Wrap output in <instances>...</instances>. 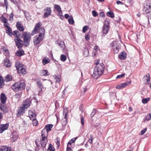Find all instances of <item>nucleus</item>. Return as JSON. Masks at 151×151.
Returning a JSON list of instances; mask_svg holds the SVG:
<instances>
[{
  "mask_svg": "<svg viewBox=\"0 0 151 151\" xmlns=\"http://www.w3.org/2000/svg\"><path fill=\"white\" fill-rule=\"evenodd\" d=\"M43 11L45 12L44 14V18H47L51 15L52 10L50 7H46Z\"/></svg>",
  "mask_w": 151,
  "mask_h": 151,
  "instance_id": "obj_9",
  "label": "nucleus"
},
{
  "mask_svg": "<svg viewBox=\"0 0 151 151\" xmlns=\"http://www.w3.org/2000/svg\"><path fill=\"white\" fill-rule=\"evenodd\" d=\"M85 118L82 116H81V122L82 125L83 126L84 124Z\"/></svg>",
  "mask_w": 151,
  "mask_h": 151,
  "instance_id": "obj_44",
  "label": "nucleus"
},
{
  "mask_svg": "<svg viewBox=\"0 0 151 151\" xmlns=\"http://www.w3.org/2000/svg\"><path fill=\"white\" fill-rule=\"evenodd\" d=\"M12 137L13 139V142L16 141L18 138V135L16 132H13L12 133Z\"/></svg>",
  "mask_w": 151,
  "mask_h": 151,
  "instance_id": "obj_23",
  "label": "nucleus"
},
{
  "mask_svg": "<svg viewBox=\"0 0 151 151\" xmlns=\"http://www.w3.org/2000/svg\"><path fill=\"white\" fill-rule=\"evenodd\" d=\"M9 124L7 123L5 124H1L0 125V133H2L4 130L7 129L9 127Z\"/></svg>",
  "mask_w": 151,
  "mask_h": 151,
  "instance_id": "obj_13",
  "label": "nucleus"
},
{
  "mask_svg": "<svg viewBox=\"0 0 151 151\" xmlns=\"http://www.w3.org/2000/svg\"><path fill=\"white\" fill-rule=\"evenodd\" d=\"M12 3L15 4H17L19 0H10Z\"/></svg>",
  "mask_w": 151,
  "mask_h": 151,
  "instance_id": "obj_54",
  "label": "nucleus"
},
{
  "mask_svg": "<svg viewBox=\"0 0 151 151\" xmlns=\"http://www.w3.org/2000/svg\"><path fill=\"white\" fill-rule=\"evenodd\" d=\"M125 75V73H123V74H122L120 75H118L117 76L116 78H122L124 77V76Z\"/></svg>",
  "mask_w": 151,
  "mask_h": 151,
  "instance_id": "obj_49",
  "label": "nucleus"
},
{
  "mask_svg": "<svg viewBox=\"0 0 151 151\" xmlns=\"http://www.w3.org/2000/svg\"><path fill=\"white\" fill-rule=\"evenodd\" d=\"M104 70V65L102 63H101L94 68L93 73L92 75V77L95 79H97L102 74Z\"/></svg>",
  "mask_w": 151,
  "mask_h": 151,
  "instance_id": "obj_3",
  "label": "nucleus"
},
{
  "mask_svg": "<svg viewBox=\"0 0 151 151\" xmlns=\"http://www.w3.org/2000/svg\"><path fill=\"white\" fill-rule=\"evenodd\" d=\"M50 61V59L48 58H44L42 60V63L44 65L48 63Z\"/></svg>",
  "mask_w": 151,
  "mask_h": 151,
  "instance_id": "obj_28",
  "label": "nucleus"
},
{
  "mask_svg": "<svg viewBox=\"0 0 151 151\" xmlns=\"http://www.w3.org/2000/svg\"><path fill=\"white\" fill-rule=\"evenodd\" d=\"M68 113V111L66 109H64L63 111V114L64 115V119L66 120L67 119V116Z\"/></svg>",
  "mask_w": 151,
  "mask_h": 151,
  "instance_id": "obj_31",
  "label": "nucleus"
},
{
  "mask_svg": "<svg viewBox=\"0 0 151 151\" xmlns=\"http://www.w3.org/2000/svg\"><path fill=\"white\" fill-rule=\"evenodd\" d=\"M151 6L150 5H146V7H145L144 8V10L145 11V13L148 14L147 16V18L149 20V19H151V14L150 13Z\"/></svg>",
  "mask_w": 151,
  "mask_h": 151,
  "instance_id": "obj_10",
  "label": "nucleus"
},
{
  "mask_svg": "<svg viewBox=\"0 0 151 151\" xmlns=\"http://www.w3.org/2000/svg\"><path fill=\"white\" fill-rule=\"evenodd\" d=\"M54 8L57 11L58 14H60L62 12L61 9L60 5L57 4H55L54 6Z\"/></svg>",
  "mask_w": 151,
  "mask_h": 151,
  "instance_id": "obj_21",
  "label": "nucleus"
},
{
  "mask_svg": "<svg viewBox=\"0 0 151 151\" xmlns=\"http://www.w3.org/2000/svg\"><path fill=\"white\" fill-rule=\"evenodd\" d=\"M107 15L108 17L111 18H113L114 17V13L111 12H108L107 13Z\"/></svg>",
  "mask_w": 151,
  "mask_h": 151,
  "instance_id": "obj_37",
  "label": "nucleus"
},
{
  "mask_svg": "<svg viewBox=\"0 0 151 151\" xmlns=\"http://www.w3.org/2000/svg\"><path fill=\"white\" fill-rule=\"evenodd\" d=\"M85 39L87 40H89L90 39L89 35H86L85 36Z\"/></svg>",
  "mask_w": 151,
  "mask_h": 151,
  "instance_id": "obj_57",
  "label": "nucleus"
},
{
  "mask_svg": "<svg viewBox=\"0 0 151 151\" xmlns=\"http://www.w3.org/2000/svg\"><path fill=\"white\" fill-rule=\"evenodd\" d=\"M93 142V139H90L88 140V142L91 144Z\"/></svg>",
  "mask_w": 151,
  "mask_h": 151,
  "instance_id": "obj_63",
  "label": "nucleus"
},
{
  "mask_svg": "<svg viewBox=\"0 0 151 151\" xmlns=\"http://www.w3.org/2000/svg\"><path fill=\"white\" fill-rule=\"evenodd\" d=\"M29 114L30 118L31 117H33L36 116V115L35 113H33L31 112H29Z\"/></svg>",
  "mask_w": 151,
  "mask_h": 151,
  "instance_id": "obj_52",
  "label": "nucleus"
},
{
  "mask_svg": "<svg viewBox=\"0 0 151 151\" xmlns=\"http://www.w3.org/2000/svg\"><path fill=\"white\" fill-rule=\"evenodd\" d=\"M32 120L33 124L35 126H36L38 124L37 120L35 118H33Z\"/></svg>",
  "mask_w": 151,
  "mask_h": 151,
  "instance_id": "obj_42",
  "label": "nucleus"
},
{
  "mask_svg": "<svg viewBox=\"0 0 151 151\" xmlns=\"http://www.w3.org/2000/svg\"><path fill=\"white\" fill-rule=\"evenodd\" d=\"M147 128H145L144 129L142 130L141 131V134L142 135L144 134L146 132L147 130Z\"/></svg>",
  "mask_w": 151,
  "mask_h": 151,
  "instance_id": "obj_58",
  "label": "nucleus"
},
{
  "mask_svg": "<svg viewBox=\"0 0 151 151\" xmlns=\"http://www.w3.org/2000/svg\"><path fill=\"white\" fill-rule=\"evenodd\" d=\"M24 109L23 107H21L17 111V115L18 116H20L23 114L24 112Z\"/></svg>",
  "mask_w": 151,
  "mask_h": 151,
  "instance_id": "obj_16",
  "label": "nucleus"
},
{
  "mask_svg": "<svg viewBox=\"0 0 151 151\" xmlns=\"http://www.w3.org/2000/svg\"><path fill=\"white\" fill-rule=\"evenodd\" d=\"M116 4L118 5L121 4L122 5L124 4V3L123 2L119 1H116Z\"/></svg>",
  "mask_w": 151,
  "mask_h": 151,
  "instance_id": "obj_56",
  "label": "nucleus"
},
{
  "mask_svg": "<svg viewBox=\"0 0 151 151\" xmlns=\"http://www.w3.org/2000/svg\"><path fill=\"white\" fill-rule=\"evenodd\" d=\"M68 22L70 24H73L74 23V21L72 17L70 16L68 19Z\"/></svg>",
  "mask_w": 151,
  "mask_h": 151,
  "instance_id": "obj_34",
  "label": "nucleus"
},
{
  "mask_svg": "<svg viewBox=\"0 0 151 151\" xmlns=\"http://www.w3.org/2000/svg\"><path fill=\"white\" fill-rule=\"evenodd\" d=\"M3 104H0V109L4 113H5L8 112V109L6 106Z\"/></svg>",
  "mask_w": 151,
  "mask_h": 151,
  "instance_id": "obj_19",
  "label": "nucleus"
},
{
  "mask_svg": "<svg viewBox=\"0 0 151 151\" xmlns=\"http://www.w3.org/2000/svg\"><path fill=\"white\" fill-rule=\"evenodd\" d=\"M53 125L52 124L46 125L45 128L42 129V135L40 140V143L42 146L45 147L47 142V135L48 132L51 130Z\"/></svg>",
  "mask_w": 151,
  "mask_h": 151,
  "instance_id": "obj_2",
  "label": "nucleus"
},
{
  "mask_svg": "<svg viewBox=\"0 0 151 151\" xmlns=\"http://www.w3.org/2000/svg\"><path fill=\"white\" fill-rule=\"evenodd\" d=\"M96 111L95 109H93V111L91 114V115L92 116L91 119L92 120V121H93V118L94 117H93V116H94V115L95 114Z\"/></svg>",
  "mask_w": 151,
  "mask_h": 151,
  "instance_id": "obj_47",
  "label": "nucleus"
},
{
  "mask_svg": "<svg viewBox=\"0 0 151 151\" xmlns=\"http://www.w3.org/2000/svg\"><path fill=\"white\" fill-rule=\"evenodd\" d=\"M58 15L59 16L60 18L61 19H63L64 18L63 16V15L62 12L60 13V14H58Z\"/></svg>",
  "mask_w": 151,
  "mask_h": 151,
  "instance_id": "obj_59",
  "label": "nucleus"
},
{
  "mask_svg": "<svg viewBox=\"0 0 151 151\" xmlns=\"http://www.w3.org/2000/svg\"><path fill=\"white\" fill-rule=\"evenodd\" d=\"M4 85V80L2 77L0 76V88H2Z\"/></svg>",
  "mask_w": 151,
  "mask_h": 151,
  "instance_id": "obj_32",
  "label": "nucleus"
},
{
  "mask_svg": "<svg viewBox=\"0 0 151 151\" xmlns=\"http://www.w3.org/2000/svg\"><path fill=\"white\" fill-rule=\"evenodd\" d=\"M77 138L78 137H76L73 138L71 140V141H70V142H71L72 143L74 142H75V141L77 139Z\"/></svg>",
  "mask_w": 151,
  "mask_h": 151,
  "instance_id": "obj_61",
  "label": "nucleus"
},
{
  "mask_svg": "<svg viewBox=\"0 0 151 151\" xmlns=\"http://www.w3.org/2000/svg\"><path fill=\"white\" fill-rule=\"evenodd\" d=\"M5 79L7 81H11L12 79V76L9 75H8L6 76Z\"/></svg>",
  "mask_w": 151,
  "mask_h": 151,
  "instance_id": "obj_36",
  "label": "nucleus"
},
{
  "mask_svg": "<svg viewBox=\"0 0 151 151\" xmlns=\"http://www.w3.org/2000/svg\"><path fill=\"white\" fill-rule=\"evenodd\" d=\"M6 33L8 34L10 36L12 37V30L10 27L6 28Z\"/></svg>",
  "mask_w": 151,
  "mask_h": 151,
  "instance_id": "obj_25",
  "label": "nucleus"
},
{
  "mask_svg": "<svg viewBox=\"0 0 151 151\" xmlns=\"http://www.w3.org/2000/svg\"><path fill=\"white\" fill-rule=\"evenodd\" d=\"M13 16H14V14L12 13H11V14H10L9 17V20L10 21H12L13 19Z\"/></svg>",
  "mask_w": 151,
  "mask_h": 151,
  "instance_id": "obj_48",
  "label": "nucleus"
},
{
  "mask_svg": "<svg viewBox=\"0 0 151 151\" xmlns=\"http://www.w3.org/2000/svg\"><path fill=\"white\" fill-rule=\"evenodd\" d=\"M16 27L17 29L20 31H23L24 30V28L22 25L19 22H17Z\"/></svg>",
  "mask_w": 151,
  "mask_h": 151,
  "instance_id": "obj_18",
  "label": "nucleus"
},
{
  "mask_svg": "<svg viewBox=\"0 0 151 151\" xmlns=\"http://www.w3.org/2000/svg\"><path fill=\"white\" fill-rule=\"evenodd\" d=\"M9 23L7 22L4 23V26L6 28H8L9 27Z\"/></svg>",
  "mask_w": 151,
  "mask_h": 151,
  "instance_id": "obj_55",
  "label": "nucleus"
},
{
  "mask_svg": "<svg viewBox=\"0 0 151 151\" xmlns=\"http://www.w3.org/2000/svg\"><path fill=\"white\" fill-rule=\"evenodd\" d=\"M150 100V98L144 99H142V102L143 104H145L147 103Z\"/></svg>",
  "mask_w": 151,
  "mask_h": 151,
  "instance_id": "obj_41",
  "label": "nucleus"
},
{
  "mask_svg": "<svg viewBox=\"0 0 151 151\" xmlns=\"http://www.w3.org/2000/svg\"><path fill=\"white\" fill-rule=\"evenodd\" d=\"M1 22L4 23L7 22V19L5 18L3 16L1 17Z\"/></svg>",
  "mask_w": 151,
  "mask_h": 151,
  "instance_id": "obj_45",
  "label": "nucleus"
},
{
  "mask_svg": "<svg viewBox=\"0 0 151 151\" xmlns=\"http://www.w3.org/2000/svg\"><path fill=\"white\" fill-rule=\"evenodd\" d=\"M56 44L58 45V46L59 47L60 49L62 50L63 52L65 54H68L67 49L65 47L64 42L62 41H58Z\"/></svg>",
  "mask_w": 151,
  "mask_h": 151,
  "instance_id": "obj_6",
  "label": "nucleus"
},
{
  "mask_svg": "<svg viewBox=\"0 0 151 151\" xmlns=\"http://www.w3.org/2000/svg\"><path fill=\"white\" fill-rule=\"evenodd\" d=\"M131 83L130 81L129 82H126L124 83H123L120 84V85H117L116 86V88L118 89H121L123 88L126 86H128Z\"/></svg>",
  "mask_w": 151,
  "mask_h": 151,
  "instance_id": "obj_12",
  "label": "nucleus"
},
{
  "mask_svg": "<svg viewBox=\"0 0 151 151\" xmlns=\"http://www.w3.org/2000/svg\"><path fill=\"white\" fill-rule=\"evenodd\" d=\"M150 75L149 74H147L143 78V81L146 84H148L150 82Z\"/></svg>",
  "mask_w": 151,
  "mask_h": 151,
  "instance_id": "obj_17",
  "label": "nucleus"
},
{
  "mask_svg": "<svg viewBox=\"0 0 151 151\" xmlns=\"http://www.w3.org/2000/svg\"><path fill=\"white\" fill-rule=\"evenodd\" d=\"M0 151H11V150L10 148L6 146H4L0 148Z\"/></svg>",
  "mask_w": 151,
  "mask_h": 151,
  "instance_id": "obj_24",
  "label": "nucleus"
},
{
  "mask_svg": "<svg viewBox=\"0 0 151 151\" xmlns=\"http://www.w3.org/2000/svg\"><path fill=\"white\" fill-rule=\"evenodd\" d=\"M100 16H102V17H103L104 16V13L103 12H100Z\"/></svg>",
  "mask_w": 151,
  "mask_h": 151,
  "instance_id": "obj_64",
  "label": "nucleus"
},
{
  "mask_svg": "<svg viewBox=\"0 0 151 151\" xmlns=\"http://www.w3.org/2000/svg\"><path fill=\"white\" fill-rule=\"evenodd\" d=\"M25 88L24 83L21 82H17L12 86V88L15 92H18L20 90L24 89Z\"/></svg>",
  "mask_w": 151,
  "mask_h": 151,
  "instance_id": "obj_4",
  "label": "nucleus"
},
{
  "mask_svg": "<svg viewBox=\"0 0 151 151\" xmlns=\"http://www.w3.org/2000/svg\"><path fill=\"white\" fill-rule=\"evenodd\" d=\"M17 46L19 48H20L23 46V41L20 39L19 38L17 37L14 39Z\"/></svg>",
  "mask_w": 151,
  "mask_h": 151,
  "instance_id": "obj_11",
  "label": "nucleus"
},
{
  "mask_svg": "<svg viewBox=\"0 0 151 151\" xmlns=\"http://www.w3.org/2000/svg\"><path fill=\"white\" fill-rule=\"evenodd\" d=\"M6 99L5 94L3 93H1L0 95L1 104H4L6 102Z\"/></svg>",
  "mask_w": 151,
  "mask_h": 151,
  "instance_id": "obj_15",
  "label": "nucleus"
},
{
  "mask_svg": "<svg viewBox=\"0 0 151 151\" xmlns=\"http://www.w3.org/2000/svg\"><path fill=\"white\" fill-rule=\"evenodd\" d=\"M104 26L102 27V31L104 34H106L109 30V22L108 21L105 20Z\"/></svg>",
  "mask_w": 151,
  "mask_h": 151,
  "instance_id": "obj_8",
  "label": "nucleus"
},
{
  "mask_svg": "<svg viewBox=\"0 0 151 151\" xmlns=\"http://www.w3.org/2000/svg\"><path fill=\"white\" fill-rule=\"evenodd\" d=\"M30 103L31 101L30 99H26L23 102V106L22 107L25 109L27 108L29 106Z\"/></svg>",
  "mask_w": 151,
  "mask_h": 151,
  "instance_id": "obj_14",
  "label": "nucleus"
},
{
  "mask_svg": "<svg viewBox=\"0 0 151 151\" xmlns=\"http://www.w3.org/2000/svg\"><path fill=\"white\" fill-rule=\"evenodd\" d=\"M37 85L40 87V88L42 90V88H43L42 84L40 81H38L37 82Z\"/></svg>",
  "mask_w": 151,
  "mask_h": 151,
  "instance_id": "obj_43",
  "label": "nucleus"
},
{
  "mask_svg": "<svg viewBox=\"0 0 151 151\" xmlns=\"http://www.w3.org/2000/svg\"><path fill=\"white\" fill-rule=\"evenodd\" d=\"M127 56V54L125 52H122L121 54H120L119 56V58L121 60H124L126 58Z\"/></svg>",
  "mask_w": 151,
  "mask_h": 151,
  "instance_id": "obj_22",
  "label": "nucleus"
},
{
  "mask_svg": "<svg viewBox=\"0 0 151 151\" xmlns=\"http://www.w3.org/2000/svg\"><path fill=\"white\" fill-rule=\"evenodd\" d=\"M111 47H112L114 54L117 53L119 51V47L117 44L116 42L113 41L110 45Z\"/></svg>",
  "mask_w": 151,
  "mask_h": 151,
  "instance_id": "obj_7",
  "label": "nucleus"
},
{
  "mask_svg": "<svg viewBox=\"0 0 151 151\" xmlns=\"http://www.w3.org/2000/svg\"><path fill=\"white\" fill-rule=\"evenodd\" d=\"M19 72L20 73H21L23 75L26 72L25 69L24 68L21 67Z\"/></svg>",
  "mask_w": 151,
  "mask_h": 151,
  "instance_id": "obj_38",
  "label": "nucleus"
},
{
  "mask_svg": "<svg viewBox=\"0 0 151 151\" xmlns=\"http://www.w3.org/2000/svg\"><path fill=\"white\" fill-rule=\"evenodd\" d=\"M85 52H86V55H85V56H87L88 55V51L87 49V48L85 49L84 53V54H85Z\"/></svg>",
  "mask_w": 151,
  "mask_h": 151,
  "instance_id": "obj_60",
  "label": "nucleus"
},
{
  "mask_svg": "<svg viewBox=\"0 0 151 151\" xmlns=\"http://www.w3.org/2000/svg\"><path fill=\"white\" fill-rule=\"evenodd\" d=\"M54 77L56 80V82L59 83L61 81V79L60 77H58L57 76L55 75L54 76Z\"/></svg>",
  "mask_w": 151,
  "mask_h": 151,
  "instance_id": "obj_39",
  "label": "nucleus"
},
{
  "mask_svg": "<svg viewBox=\"0 0 151 151\" xmlns=\"http://www.w3.org/2000/svg\"><path fill=\"white\" fill-rule=\"evenodd\" d=\"M4 65L5 66L7 67H10L11 65V63L7 58H5L4 59Z\"/></svg>",
  "mask_w": 151,
  "mask_h": 151,
  "instance_id": "obj_20",
  "label": "nucleus"
},
{
  "mask_svg": "<svg viewBox=\"0 0 151 151\" xmlns=\"http://www.w3.org/2000/svg\"><path fill=\"white\" fill-rule=\"evenodd\" d=\"M88 28V27L87 26H85L83 27V33H85L87 31Z\"/></svg>",
  "mask_w": 151,
  "mask_h": 151,
  "instance_id": "obj_46",
  "label": "nucleus"
},
{
  "mask_svg": "<svg viewBox=\"0 0 151 151\" xmlns=\"http://www.w3.org/2000/svg\"><path fill=\"white\" fill-rule=\"evenodd\" d=\"M151 119V113H150L146 115L145 117V119L147 121H149Z\"/></svg>",
  "mask_w": 151,
  "mask_h": 151,
  "instance_id": "obj_40",
  "label": "nucleus"
},
{
  "mask_svg": "<svg viewBox=\"0 0 151 151\" xmlns=\"http://www.w3.org/2000/svg\"><path fill=\"white\" fill-rule=\"evenodd\" d=\"M71 143L70 141H69L68 144L67 146L66 149V151H73V150L71 149L70 146Z\"/></svg>",
  "mask_w": 151,
  "mask_h": 151,
  "instance_id": "obj_30",
  "label": "nucleus"
},
{
  "mask_svg": "<svg viewBox=\"0 0 151 151\" xmlns=\"http://www.w3.org/2000/svg\"><path fill=\"white\" fill-rule=\"evenodd\" d=\"M4 3L5 5L6 6V9L7 10L8 8V6L9 5L7 0H4Z\"/></svg>",
  "mask_w": 151,
  "mask_h": 151,
  "instance_id": "obj_51",
  "label": "nucleus"
},
{
  "mask_svg": "<svg viewBox=\"0 0 151 151\" xmlns=\"http://www.w3.org/2000/svg\"><path fill=\"white\" fill-rule=\"evenodd\" d=\"M20 95L18 93L16 94L15 95V97L16 98H18L20 97Z\"/></svg>",
  "mask_w": 151,
  "mask_h": 151,
  "instance_id": "obj_62",
  "label": "nucleus"
},
{
  "mask_svg": "<svg viewBox=\"0 0 151 151\" xmlns=\"http://www.w3.org/2000/svg\"><path fill=\"white\" fill-rule=\"evenodd\" d=\"M24 54V51L23 50H18L16 53V55L18 56H20Z\"/></svg>",
  "mask_w": 151,
  "mask_h": 151,
  "instance_id": "obj_26",
  "label": "nucleus"
},
{
  "mask_svg": "<svg viewBox=\"0 0 151 151\" xmlns=\"http://www.w3.org/2000/svg\"><path fill=\"white\" fill-rule=\"evenodd\" d=\"M41 25V23L40 22H38L35 25L34 29L32 31V34L33 35L37 33L38 30H39L38 31L39 33L38 37L35 36L34 37L33 42L35 45H36L39 44L44 37L45 30L43 27L40 28Z\"/></svg>",
  "mask_w": 151,
  "mask_h": 151,
  "instance_id": "obj_1",
  "label": "nucleus"
},
{
  "mask_svg": "<svg viewBox=\"0 0 151 151\" xmlns=\"http://www.w3.org/2000/svg\"><path fill=\"white\" fill-rule=\"evenodd\" d=\"M41 75L42 76H47L49 75L48 71L47 70H43L41 72Z\"/></svg>",
  "mask_w": 151,
  "mask_h": 151,
  "instance_id": "obj_27",
  "label": "nucleus"
},
{
  "mask_svg": "<svg viewBox=\"0 0 151 151\" xmlns=\"http://www.w3.org/2000/svg\"><path fill=\"white\" fill-rule=\"evenodd\" d=\"M93 15L94 17H96L98 15V14L97 12L94 10L92 11Z\"/></svg>",
  "mask_w": 151,
  "mask_h": 151,
  "instance_id": "obj_53",
  "label": "nucleus"
},
{
  "mask_svg": "<svg viewBox=\"0 0 151 151\" xmlns=\"http://www.w3.org/2000/svg\"><path fill=\"white\" fill-rule=\"evenodd\" d=\"M24 44V46H27L29 44L31 37L29 33L24 32L23 33Z\"/></svg>",
  "mask_w": 151,
  "mask_h": 151,
  "instance_id": "obj_5",
  "label": "nucleus"
},
{
  "mask_svg": "<svg viewBox=\"0 0 151 151\" xmlns=\"http://www.w3.org/2000/svg\"><path fill=\"white\" fill-rule=\"evenodd\" d=\"M18 33V32H17V31H14L13 33H12V35H13L16 38L17 37V33Z\"/></svg>",
  "mask_w": 151,
  "mask_h": 151,
  "instance_id": "obj_50",
  "label": "nucleus"
},
{
  "mask_svg": "<svg viewBox=\"0 0 151 151\" xmlns=\"http://www.w3.org/2000/svg\"><path fill=\"white\" fill-rule=\"evenodd\" d=\"M47 151H55L54 147L51 144L49 145V147L47 149Z\"/></svg>",
  "mask_w": 151,
  "mask_h": 151,
  "instance_id": "obj_33",
  "label": "nucleus"
},
{
  "mask_svg": "<svg viewBox=\"0 0 151 151\" xmlns=\"http://www.w3.org/2000/svg\"><path fill=\"white\" fill-rule=\"evenodd\" d=\"M60 60L61 61L65 62L67 59L66 56L62 54L60 56Z\"/></svg>",
  "mask_w": 151,
  "mask_h": 151,
  "instance_id": "obj_35",
  "label": "nucleus"
},
{
  "mask_svg": "<svg viewBox=\"0 0 151 151\" xmlns=\"http://www.w3.org/2000/svg\"><path fill=\"white\" fill-rule=\"evenodd\" d=\"M22 65L19 62H16L15 64V66L17 70L19 69L20 67H22Z\"/></svg>",
  "mask_w": 151,
  "mask_h": 151,
  "instance_id": "obj_29",
  "label": "nucleus"
}]
</instances>
